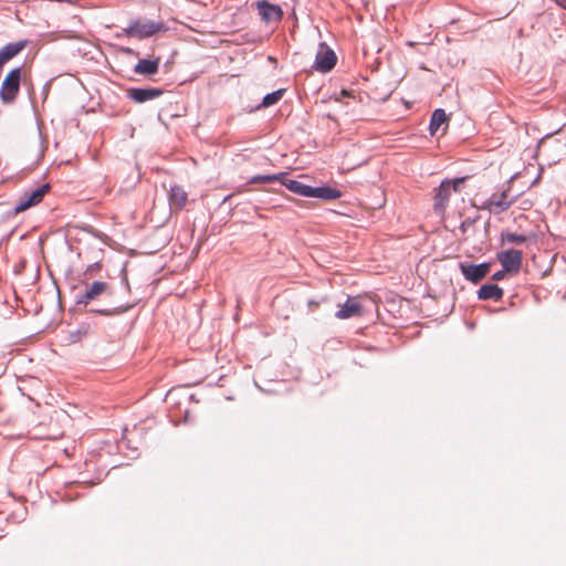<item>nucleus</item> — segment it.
<instances>
[{
  "instance_id": "24",
  "label": "nucleus",
  "mask_w": 566,
  "mask_h": 566,
  "mask_svg": "<svg viewBox=\"0 0 566 566\" xmlns=\"http://www.w3.org/2000/svg\"><path fill=\"white\" fill-rule=\"evenodd\" d=\"M91 312L97 313L99 315L112 316L114 314H118L120 311H113V310H107V308H101V310H92Z\"/></svg>"
},
{
  "instance_id": "11",
  "label": "nucleus",
  "mask_w": 566,
  "mask_h": 566,
  "mask_svg": "<svg viewBox=\"0 0 566 566\" xmlns=\"http://www.w3.org/2000/svg\"><path fill=\"white\" fill-rule=\"evenodd\" d=\"M50 190V186L48 184L42 185L31 191V193L25 195L23 198H21L18 203L15 205V212H21L27 209H29L32 206L38 205L43 200L44 195Z\"/></svg>"
},
{
  "instance_id": "21",
  "label": "nucleus",
  "mask_w": 566,
  "mask_h": 566,
  "mask_svg": "<svg viewBox=\"0 0 566 566\" xmlns=\"http://www.w3.org/2000/svg\"><path fill=\"white\" fill-rule=\"evenodd\" d=\"M286 176V172H279V174H272V175H256L253 176L249 184H268V182H274V181H283L284 177Z\"/></svg>"
},
{
  "instance_id": "14",
  "label": "nucleus",
  "mask_w": 566,
  "mask_h": 566,
  "mask_svg": "<svg viewBox=\"0 0 566 566\" xmlns=\"http://www.w3.org/2000/svg\"><path fill=\"white\" fill-rule=\"evenodd\" d=\"M504 295L503 289L497 284H484L478 291V298L482 301H501Z\"/></svg>"
},
{
  "instance_id": "13",
  "label": "nucleus",
  "mask_w": 566,
  "mask_h": 566,
  "mask_svg": "<svg viewBox=\"0 0 566 566\" xmlns=\"http://www.w3.org/2000/svg\"><path fill=\"white\" fill-rule=\"evenodd\" d=\"M364 314L363 305L358 296H348L346 302L335 313L338 319H347L354 316H361Z\"/></svg>"
},
{
  "instance_id": "16",
  "label": "nucleus",
  "mask_w": 566,
  "mask_h": 566,
  "mask_svg": "<svg viewBox=\"0 0 566 566\" xmlns=\"http://www.w3.org/2000/svg\"><path fill=\"white\" fill-rule=\"evenodd\" d=\"M160 59H142L134 67V72L140 75H154L158 72Z\"/></svg>"
},
{
  "instance_id": "17",
  "label": "nucleus",
  "mask_w": 566,
  "mask_h": 566,
  "mask_svg": "<svg viewBox=\"0 0 566 566\" xmlns=\"http://www.w3.org/2000/svg\"><path fill=\"white\" fill-rule=\"evenodd\" d=\"M290 191L302 196V197H312L313 187L305 185L298 180L294 179H286V176L284 177L283 181H281Z\"/></svg>"
},
{
  "instance_id": "5",
  "label": "nucleus",
  "mask_w": 566,
  "mask_h": 566,
  "mask_svg": "<svg viewBox=\"0 0 566 566\" xmlns=\"http://www.w3.org/2000/svg\"><path fill=\"white\" fill-rule=\"evenodd\" d=\"M463 181V178H457L453 181L446 179L434 189L433 209L438 214L444 213L452 192L459 191Z\"/></svg>"
},
{
  "instance_id": "18",
  "label": "nucleus",
  "mask_w": 566,
  "mask_h": 566,
  "mask_svg": "<svg viewBox=\"0 0 566 566\" xmlns=\"http://www.w3.org/2000/svg\"><path fill=\"white\" fill-rule=\"evenodd\" d=\"M343 196L342 191L332 188L329 186H321V187H313V192L311 198H319L324 200H335Z\"/></svg>"
},
{
  "instance_id": "25",
  "label": "nucleus",
  "mask_w": 566,
  "mask_h": 566,
  "mask_svg": "<svg viewBox=\"0 0 566 566\" xmlns=\"http://www.w3.org/2000/svg\"><path fill=\"white\" fill-rule=\"evenodd\" d=\"M505 273H507V271H505V269H502V270H500V271L495 272V273L492 275V280H494V281H500V280L504 279Z\"/></svg>"
},
{
  "instance_id": "3",
  "label": "nucleus",
  "mask_w": 566,
  "mask_h": 566,
  "mask_svg": "<svg viewBox=\"0 0 566 566\" xmlns=\"http://www.w3.org/2000/svg\"><path fill=\"white\" fill-rule=\"evenodd\" d=\"M168 28L163 21L137 19L132 21L128 27L124 29V32L127 36L144 40L157 33L166 32Z\"/></svg>"
},
{
  "instance_id": "12",
  "label": "nucleus",
  "mask_w": 566,
  "mask_h": 566,
  "mask_svg": "<svg viewBox=\"0 0 566 566\" xmlns=\"http://www.w3.org/2000/svg\"><path fill=\"white\" fill-rule=\"evenodd\" d=\"M164 91L158 87H132L127 90V97L142 104L161 96Z\"/></svg>"
},
{
  "instance_id": "2",
  "label": "nucleus",
  "mask_w": 566,
  "mask_h": 566,
  "mask_svg": "<svg viewBox=\"0 0 566 566\" xmlns=\"http://www.w3.org/2000/svg\"><path fill=\"white\" fill-rule=\"evenodd\" d=\"M514 202L515 198L511 195V186L503 185L482 202L481 208L491 213L500 214L509 210Z\"/></svg>"
},
{
  "instance_id": "26",
  "label": "nucleus",
  "mask_w": 566,
  "mask_h": 566,
  "mask_svg": "<svg viewBox=\"0 0 566 566\" xmlns=\"http://www.w3.org/2000/svg\"><path fill=\"white\" fill-rule=\"evenodd\" d=\"M555 2L563 9H566V0H555Z\"/></svg>"
},
{
  "instance_id": "19",
  "label": "nucleus",
  "mask_w": 566,
  "mask_h": 566,
  "mask_svg": "<svg viewBox=\"0 0 566 566\" xmlns=\"http://www.w3.org/2000/svg\"><path fill=\"white\" fill-rule=\"evenodd\" d=\"M447 122V114L444 109L437 108L433 111L430 123H429V133L431 136L436 135L440 126Z\"/></svg>"
},
{
  "instance_id": "8",
  "label": "nucleus",
  "mask_w": 566,
  "mask_h": 566,
  "mask_svg": "<svg viewBox=\"0 0 566 566\" xmlns=\"http://www.w3.org/2000/svg\"><path fill=\"white\" fill-rule=\"evenodd\" d=\"M336 62L335 52L325 42H321L316 52L314 69L326 73L335 66Z\"/></svg>"
},
{
  "instance_id": "15",
  "label": "nucleus",
  "mask_w": 566,
  "mask_h": 566,
  "mask_svg": "<svg viewBox=\"0 0 566 566\" xmlns=\"http://www.w3.org/2000/svg\"><path fill=\"white\" fill-rule=\"evenodd\" d=\"M188 195L180 186H172L169 191V205L172 209L181 210L187 203Z\"/></svg>"
},
{
  "instance_id": "22",
  "label": "nucleus",
  "mask_w": 566,
  "mask_h": 566,
  "mask_svg": "<svg viewBox=\"0 0 566 566\" xmlns=\"http://www.w3.org/2000/svg\"><path fill=\"white\" fill-rule=\"evenodd\" d=\"M284 92H285V90L281 88V90H276L272 93L266 94L263 97L261 105L263 107H269V106L276 104L282 98Z\"/></svg>"
},
{
  "instance_id": "23",
  "label": "nucleus",
  "mask_w": 566,
  "mask_h": 566,
  "mask_svg": "<svg viewBox=\"0 0 566 566\" xmlns=\"http://www.w3.org/2000/svg\"><path fill=\"white\" fill-rule=\"evenodd\" d=\"M101 266H102V265H101V263H98V262H95V263H93V264L88 265V266H87V269H86V271H85V273H84V274H85V276H87V277H93V276H94V273H95L96 271L101 270Z\"/></svg>"
},
{
  "instance_id": "10",
  "label": "nucleus",
  "mask_w": 566,
  "mask_h": 566,
  "mask_svg": "<svg viewBox=\"0 0 566 566\" xmlns=\"http://www.w3.org/2000/svg\"><path fill=\"white\" fill-rule=\"evenodd\" d=\"M256 8L261 19L265 23L279 22L283 17V11L280 6L269 2L268 0H260L256 2Z\"/></svg>"
},
{
  "instance_id": "7",
  "label": "nucleus",
  "mask_w": 566,
  "mask_h": 566,
  "mask_svg": "<svg viewBox=\"0 0 566 566\" xmlns=\"http://www.w3.org/2000/svg\"><path fill=\"white\" fill-rule=\"evenodd\" d=\"M459 269L467 281L478 284L489 274L491 264L489 262H482L480 264L460 262Z\"/></svg>"
},
{
  "instance_id": "1",
  "label": "nucleus",
  "mask_w": 566,
  "mask_h": 566,
  "mask_svg": "<svg viewBox=\"0 0 566 566\" xmlns=\"http://www.w3.org/2000/svg\"><path fill=\"white\" fill-rule=\"evenodd\" d=\"M537 155L547 166H566V129L544 136L538 143Z\"/></svg>"
},
{
  "instance_id": "20",
  "label": "nucleus",
  "mask_w": 566,
  "mask_h": 566,
  "mask_svg": "<svg viewBox=\"0 0 566 566\" xmlns=\"http://www.w3.org/2000/svg\"><path fill=\"white\" fill-rule=\"evenodd\" d=\"M528 237L525 234H517L510 231H503L500 240L502 244H523L527 241Z\"/></svg>"
},
{
  "instance_id": "9",
  "label": "nucleus",
  "mask_w": 566,
  "mask_h": 566,
  "mask_svg": "<svg viewBox=\"0 0 566 566\" xmlns=\"http://www.w3.org/2000/svg\"><path fill=\"white\" fill-rule=\"evenodd\" d=\"M496 258L507 273L516 274L520 272L523 260L522 251L514 249L504 250L499 252Z\"/></svg>"
},
{
  "instance_id": "4",
  "label": "nucleus",
  "mask_w": 566,
  "mask_h": 566,
  "mask_svg": "<svg viewBox=\"0 0 566 566\" xmlns=\"http://www.w3.org/2000/svg\"><path fill=\"white\" fill-rule=\"evenodd\" d=\"M22 66L12 69L0 86V99L3 104H13L20 93Z\"/></svg>"
},
{
  "instance_id": "6",
  "label": "nucleus",
  "mask_w": 566,
  "mask_h": 566,
  "mask_svg": "<svg viewBox=\"0 0 566 566\" xmlns=\"http://www.w3.org/2000/svg\"><path fill=\"white\" fill-rule=\"evenodd\" d=\"M112 286L109 283L104 281H94L92 283H87L85 290L78 293L75 297V303L77 305H87L92 301L97 300L102 295H112Z\"/></svg>"
}]
</instances>
